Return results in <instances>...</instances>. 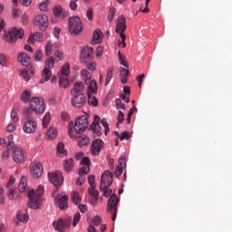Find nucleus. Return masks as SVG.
<instances>
[{
  "instance_id": "a878e982",
  "label": "nucleus",
  "mask_w": 232,
  "mask_h": 232,
  "mask_svg": "<svg viewBox=\"0 0 232 232\" xmlns=\"http://www.w3.org/2000/svg\"><path fill=\"white\" fill-rule=\"evenodd\" d=\"M103 33L101 29H97L93 32L92 41L95 44H100L102 42Z\"/></svg>"
},
{
  "instance_id": "4468645a",
  "label": "nucleus",
  "mask_w": 232,
  "mask_h": 232,
  "mask_svg": "<svg viewBox=\"0 0 232 232\" xmlns=\"http://www.w3.org/2000/svg\"><path fill=\"white\" fill-rule=\"evenodd\" d=\"M93 56H94L93 47L85 46L82 48L81 53V62L86 63L91 60H92Z\"/></svg>"
},
{
  "instance_id": "37998d69",
  "label": "nucleus",
  "mask_w": 232,
  "mask_h": 232,
  "mask_svg": "<svg viewBox=\"0 0 232 232\" xmlns=\"http://www.w3.org/2000/svg\"><path fill=\"white\" fill-rule=\"evenodd\" d=\"M50 121H51V113L46 112L42 121L43 128H48Z\"/></svg>"
},
{
  "instance_id": "2f4dec72",
  "label": "nucleus",
  "mask_w": 232,
  "mask_h": 232,
  "mask_svg": "<svg viewBox=\"0 0 232 232\" xmlns=\"http://www.w3.org/2000/svg\"><path fill=\"white\" fill-rule=\"evenodd\" d=\"M88 85V93H97L98 92V86L97 82L95 80L91 81Z\"/></svg>"
},
{
  "instance_id": "58836bf2",
  "label": "nucleus",
  "mask_w": 232,
  "mask_h": 232,
  "mask_svg": "<svg viewBox=\"0 0 232 232\" xmlns=\"http://www.w3.org/2000/svg\"><path fill=\"white\" fill-rule=\"evenodd\" d=\"M113 72H114V67H110L107 71V75H106V80H105V86H108L110 84L112 77H113Z\"/></svg>"
},
{
  "instance_id": "7ed1b4c3",
  "label": "nucleus",
  "mask_w": 232,
  "mask_h": 232,
  "mask_svg": "<svg viewBox=\"0 0 232 232\" xmlns=\"http://www.w3.org/2000/svg\"><path fill=\"white\" fill-rule=\"evenodd\" d=\"M83 167L79 169L80 177L76 180V186L81 187L86 181V177L83 175H88L90 173V159L88 157H84L81 161Z\"/></svg>"
},
{
  "instance_id": "6ab92c4d",
  "label": "nucleus",
  "mask_w": 232,
  "mask_h": 232,
  "mask_svg": "<svg viewBox=\"0 0 232 232\" xmlns=\"http://www.w3.org/2000/svg\"><path fill=\"white\" fill-rule=\"evenodd\" d=\"M104 146V142L102 140H95L92 142L91 151L92 155H100L102 148Z\"/></svg>"
},
{
  "instance_id": "4d7b16f0",
  "label": "nucleus",
  "mask_w": 232,
  "mask_h": 232,
  "mask_svg": "<svg viewBox=\"0 0 232 232\" xmlns=\"http://www.w3.org/2000/svg\"><path fill=\"white\" fill-rule=\"evenodd\" d=\"M123 174V168L121 166H116L114 176L119 179Z\"/></svg>"
},
{
  "instance_id": "6e6d98bb",
  "label": "nucleus",
  "mask_w": 232,
  "mask_h": 232,
  "mask_svg": "<svg viewBox=\"0 0 232 232\" xmlns=\"http://www.w3.org/2000/svg\"><path fill=\"white\" fill-rule=\"evenodd\" d=\"M80 220H81V214L80 212H77L73 217L72 227H76Z\"/></svg>"
},
{
  "instance_id": "864d4df0",
  "label": "nucleus",
  "mask_w": 232,
  "mask_h": 232,
  "mask_svg": "<svg viewBox=\"0 0 232 232\" xmlns=\"http://www.w3.org/2000/svg\"><path fill=\"white\" fill-rule=\"evenodd\" d=\"M90 138L88 136H83L80 140H79V146H88L90 144Z\"/></svg>"
},
{
  "instance_id": "bb28decb",
  "label": "nucleus",
  "mask_w": 232,
  "mask_h": 232,
  "mask_svg": "<svg viewBox=\"0 0 232 232\" xmlns=\"http://www.w3.org/2000/svg\"><path fill=\"white\" fill-rule=\"evenodd\" d=\"M59 47V44H52L51 42H47L45 45V53L46 55H51L53 53V51L55 52Z\"/></svg>"
},
{
  "instance_id": "1a4fd4ad",
  "label": "nucleus",
  "mask_w": 232,
  "mask_h": 232,
  "mask_svg": "<svg viewBox=\"0 0 232 232\" xmlns=\"http://www.w3.org/2000/svg\"><path fill=\"white\" fill-rule=\"evenodd\" d=\"M54 62H55V60L53 57H49L45 61V67L42 73L44 82H47V81H50V79L52 77V72L50 70H52V68H53Z\"/></svg>"
},
{
  "instance_id": "7c9ffc66",
  "label": "nucleus",
  "mask_w": 232,
  "mask_h": 232,
  "mask_svg": "<svg viewBox=\"0 0 232 232\" xmlns=\"http://www.w3.org/2000/svg\"><path fill=\"white\" fill-rule=\"evenodd\" d=\"M27 189V179H26V177H22L20 179V182H19V185H18V191L20 193H24Z\"/></svg>"
},
{
  "instance_id": "5fc2aeb1",
  "label": "nucleus",
  "mask_w": 232,
  "mask_h": 232,
  "mask_svg": "<svg viewBox=\"0 0 232 232\" xmlns=\"http://www.w3.org/2000/svg\"><path fill=\"white\" fill-rule=\"evenodd\" d=\"M115 103H116V108L117 110H126V106L125 104L122 102L121 99L117 98L115 100Z\"/></svg>"
},
{
  "instance_id": "bf43d9fd",
  "label": "nucleus",
  "mask_w": 232,
  "mask_h": 232,
  "mask_svg": "<svg viewBox=\"0 0 232 232\" xmlns=\"http://www.w3.org/2000/svg\"><path fill=\"white\" fill-rule=\"evenodd\" d=\"M88 183H89L91 188H96L95 176L94 175H89Z\"/></svg>"
},
{
  "instance_id": "aec40b11",
  "label": "nucleus",
  "mask_w": 232,
  "mask_h": 232,
  "mask_svg": "<svg viewBox=\"0 0 232 232\" xmlns=\"http://www.w3.org/2000/svg\"><path fill=\"white\" fill-rule=\"evenodd\" d=\"M68 199L69 197L67 195H57V198H54V200L58 202V208L62 210H64L68 208Z\"/></svg>"
},
{
  "instance_id": "f257e3e1",
  "label": "nucleus",
  "mask_w": 232,
  "mask_h": 232,
  "mask_svg": "<svg viewBox=\"0 0 232 232\" xmlns=\"http://www.w3.org/2000/svg\"><path fill=\"white\" fill-rule=\"evenodd\" d=\"M44 194V186L40 185L37 189L29 190L27 198H29L28 207L32 209H39Z\"/></svg>"
},
{
  "instance_id": "f704fd0d",
  "label": "nucleus",
  "mask_w": 232,
  "mask_h": 232,
  "mask_svg": "<svg viewBox=\"0 0 232 232\" xmlns=\"http://www.w3.org/2000/svg\"><path fill=\"white\" fill-rule=\"evenodd\" d=\"M16 218L21 223H27L29 220V216L27 213H23L22 211H19L16 215Z\"/></svg>"
},
{
  "instance_id": "09e8293b",
  "label": "nucleus",
  "mask_w": 232,
  "mask_h": 232,
  "mask_svg": "<svg viewBox=\"0 0 232 232\" xmlns=\"http://www.w3.org/2000/svg\"><path fill=\"white\" fill-rule=\"evenodd\" d=\"M57 153L59 155H65L66 150H65L64 143H63V142L58 143V145H57Z\"/></svg>"
},
{
  "instance_id": "052dcab7",
  "label": "nucleus",
  "mask_w": 232,
  "mask_h": 232,
  "mask_svg": "<svg viewBox=\"0 0 232 232\" xmlns=\"http://www.w3.org/2000/svg\"><path fill=\"white\" fill-rule=\"evenodd\" d=\"M63 8L62 6H55L53 10V14L56 16H62V12H63Z\"/></svg>"
},
{
  "instance_id": "4be33fe9",
  "label": "nucleus",
  "mask_w": 232,
  "mask_h": 232,
  "mask_svg": "<svg viewBox=\"0 0 232 232\" xmlns=\"http://www.w3.org/2000/svg\"><path fill=\"white\" fill-rule=\"evenodd\" d=\"M18 62L22 66H29L31 63V57L26 53H20L17 57Z\"/></svg>"
},
{
  "instance_id": "e2e57ef3",
  "label": "nucleus",
  "mask_w": 232,
  "mask_h": 232,
  "mask_svg": "<svg viewBox=\"0 0 232 232\" xmlns=\"http://www.w3.org/2000/svg\"><path fill=\"white\" fill-rule=\"evenodd\" d=\"M86 17L92 21L93 19V9L92 7H89L86 11Z\"/></svg>"
},
{
  "instance_id": "412c9836",
  "label": "nucleus",
  "mask_w": 232,
  "mask_h": 232,
  "mask_svg": "<svg viewBox=\"0 0 232 232\" xmlns=\"http://www.w3.org/2000/svg\"><path fill=\"white\" fill-rule=\"evenodd\" d=\"M102 222V219L100 216H96L92 218L91 225L88 227V232H97L95 227H99Z\"/></svg>"
},
{
  "instance_id": "20e7f679",
  "label": "nucleus",
  "mask_w": 232,
  "mask_h": 232,
  "mask_svg": "<svg viewBox=\"0 0 232 232\" xmlns=\"http://www.w3.org/2000/svg\"><path fill=\"white\" fill-rule=\"evenodd\" d=\"M119 203L120 198L116 194L111 195L107 203V212L112 214L111 220L113 222L117 219Z\"/></svg>"
},
{
  "instance_id": "2eb2a0df",
  "label": "nucleus",
  "mask_w": 232,
  "mask_h": 232,
  "mask_svg": "<svg viewBox=\"0 0 232 232\" xmlns=\"http://www.w3.org/2000/svg\"><path fill=\"white\" fill-rule=\"evenodd\" d=\"M71 102L74 108H82L86 102V96L83 93L73 94Z\"/></svg>"
},
{
  "instance_id": "13d9d810",
  "label": "nucleus",
  "mask_w": 232,
  "mask_h": 232,
  "mask_svg": "<svg viewBox=\"0 0 232 232\" xmlns=\"http://www.w3.org/2000/svg\"><path fill=\"white\" fill-rule=\"evenodd\" d=\"M50 5V1L49 0H46L43 3H40L39 5V9L41 11H46L48 9V5Z\"/></svg>"
},
{
  "instance_id": "393cba45",
  "label": "nucleus",
  "mask_w": 232,
  "mask_h": 232,
  "mask_svg": "<svg viewBox=\"0 0 232 232\" xmlns=\"http://www.w3.org/2000/svg\"><path fill=\"white\" fill-rule=\"evenodd\" d=\"M53 227L57 232H63L66 227V223H64V221L62 218H60L58 219V222L53 223Z\"/></svg>"
},
{
  "instance_id": "680f3d73",
  "label": "nucleus",
  "mask_w": 232,
  "mask_h": 232,
  "mask_svg": "<svg viewBox=\"0 0 232 232\" xmlns=\"http://www.w3.org/2000/svg\"><path fill=\"white\" fill-rule=\"evenodd\" d=\"M43 52L41 50H36L34 53V60L36 62L41 61L43 59Z\"/></svg>"
},
{
  "instance_id": "5701e85b",
  "label": "nucleus",
  "mask_w": 232,
  "mask_h": 232,
  "mask_svg": "<svg viewBox=\"0 0 232 232\" xmlns=\"http://www.w3.org/2000/svg\"><path fill=\"white\" fill-rule=\"evenodd\" d=\"M84 88V84L82 82H76L73 84V88L71 90V95H78V93H82Z\"/></svg>"
},
{
  "instance_id": "e433bc0d",
  "label": "nucleus",
  "mask_w": 232,
  "mask_h": 232,
  "mask_svg": "<svg viewBox=\"0 0 232 232\" xmlns=\"http://www.w3.org/2000/svg\"><path fill=\"white\" fill-rule=\"evenodd\" d=\"M33 111L34 110L29 108V107H25L24 109V121H32L33 119Z\"/></svg>"
},
{
  "instance_id": "ea45409f",
  "label": "nucleus",
  "mask_w": 232,
  "mask_h": 232,
  "mask_svg": "<svg viewBox=\"0 0 232 232\" xmlns=\"http://www.w3.org/2000/svg\"><path fill=\"white\" fill-rule=\"evenodd\" d=\"M58 135L56 128H50L46 132L47 139H55Z\"/></svg>"
},
{
  "instance_id": "c9c22d12",
  "label": "nucleus",
  "mask_w": 232,
  "mask_h": 232,
  "mask_svg": "<svg viewBox=\"0 0 232 232\" xmlns=\"http://www.w3.org/2000/svg\"><path fill=\"white\" fill-rule=\"evenodd\" d=\"M71 73V67L70 63H65L61 69V75L60 77H67Z\"/></svg>"
},
{
  "instance_id": "a211bd4d",
  "label": "nucleus",
  "mask_w": 232,
  "mask_h": 232,
  "mask_svg": "<svg viewBox=\"0 0 232 232\" xmlns=\"http://www.w3.org/2000/svg\"><path fill=\"white\" fill-rule=\"evenodd\" d=\"M100 121L101 118L100 116H94V120L91 125V130L96 137H102V126L100 125Z\"/></svg>"
},
{
  "instance_id": "3c124183",
  "label": "nucleus",
  "mask_w": 232,
  "mask_h": 232,
  "mask_svg": "<svg viewBox=\"0 0 232 232\" xmlns=\"http://www.w3.org/2000/svg\"><path fill=\"white\" fill-rule=\"evenodd\" d=\"M115 14H116V9L115 8H111L109 13H108V16H107L109 23L113 22Z\"/></svg>"
},
{
  "instance_id": "49530a36",
  "label": "nucleus",
  "mask_w": 232,
  "mask_h": 232,
  "mask_svg": "<svg viewBox=\"0 0 232 232\" xmlns=\"http://www.w3.org/2000/svg\"><path fill=\"white\" fill-rule=\"evenodd\" d=\"M68 85H69V81L67 79V76H60L59 86L61 88H67Z\"/></svg>"
},
{
  "instance_id": "8fccbe9b",
  "label": "nucleus",
  "mask_w": 232,
  "mask_h": 232,
  "mask_svg": "<svg viewBox=\"0 0 232 232\" xmlns=\"http://www.w3.org/2000/svg\"><path fill=\"white\" fill-rule=\"evenodd\" d=\"M100 191L102 192V196L106 198L112 195V190L109 188H100Z\"/></svg>"
},
{
  "instance_id": "ddd939ff",
  "label": "nucleus",
  "mask_w": 232,
  "mask_h": 232,
  "mask_svg": "<svg viewBox=\"0 0 232 232\" xmlns=\"http://www.w3.org/2000/svg\"><path fill=\"white\" fill-rule=\"evenodd\" d=\"M34 24L39 26L41 31H45L48 27V17L45 14H38L34 18Z\"/></svg>"
},
{
  "instance_id": "473e14b6",
  "label": "nucleus",
  "mask_w": 232,
  "mask_h": 232,
  "mask_svg": "<svg viewBox=\"0 0 232 232\" xmlns=\"http://www.w3.org/2000/svg\"><path fill=\"white\" fill-rule=\"evenodd\" d=\"M71 200L75 206H78L82 202V198L80 197V194L78 192L72 191L71 193Z\"/></svg>"
},
{
  "instance_id": "f8f14e48",
  "label": "nucleus",
  "mask_w": 232,
  "mask_h": 232,
  "mask_svg": "<svg viewBox=\"0 0 232 232\" xmlns=\"http://www.w3.org/2000/svg\"><path fill=\"white\" fill-rule=\"evenodd\" d=\"M48 179L55 188L61 187L63 184V177L60 171L48 173Z\"/></svg>"
},
{
  "instance_id": "c03bdc74",
  "label": "nucleus",
  "mask_w": 232,
  "mask_h": 232,
  "mask_svg": "<svg viewBox=\"0 0 232 232\" xmlns=\"http://www.w3.org/2000/svg\"><path fill=\"white\" fill-rule=\"evenodd\" d=\"M53 59L55 62H60L63 59V53L59 50V47L54 51Z\"/></svg>"
},
{
  "instance_id": "9d476101",
  "label": "nucleus",
  "mask_w": 232,
  "mask_h": 232,
  "mask_svg": "<svg viewBox=\"0 0 232 232\" xmlns=\"http://www.w3.org/2000/svg\"><path fill=\"white\" fill-rule=\"evenodd\" d=\"M113 183V176L110 170H105L101 178L100 189L109 188Z\"/></svg>"
},
{
  "instance_id": "f3484780",
  "label": "nucleus",
  "mask_w": 232,
  "mask_h": 232,
  "mask_svg": "<svg viewBox=\"0 0 232 232\" xmlns=\"http://www.w3.org/2000/svg\"><path fill=\"white\" fill-rule=\"evenodd\" d=\"M30 173L34 179H40L44 173L43 165L41 163H35L31 167Z\"/></svg>"
},
{
  "instance_id": "4c0bfd02",
  "label": "nucleus",
  "mask_w": 232,
  "mask_h": 232,
  "mask_svg": "<svg viewBox=\"0 0 232 232\" xmlns=\"http://www.w3.org/2000/svg\"><path fill=\"white\" fill-rule=\"evenodd\" d=\"M31 75H33V71L32 70H22L20 72V76L23 77L24 81H30Z\"/></svg>"
},
{
  "instance_id": "423d86ee",
  "label": "nucleus",
  "mask_w": 232,
  "mask_h": 232,
  "mask_svg": "<svg viewBox=\"0 0 232 232\" xmlns=\"http://www.w3.org/2000/svg\"><path fill=\"white\" fill-rule=\"evenodd\" d=\"M88 126H89V121H88L87 116H80L75 120V123L73 127L74 131L78 135H81L85 131V130H87Z\"/></svg>"
},
{
  "instance_id": "79ce46f5",
  "label": "nucleus",
  "mask_w": 232,
  "mask_h": 232,
  "mask_svg": "<svg viewBox=\"0 0 232 232\" xmlns=\"http://www.w3.org/2000/svg\"><path fill=\"white\" fill-rule=\"evenodd\" d=\"M30 99H31V91L25 90L24 92H22L21 101H23V102H29Z\"/></svg>"
},
{
  "instance_id": "cd10ccee",
  "label": "nucleus",
  "mask_w": 232,
  "mask_h": 232,
  "mask_svg": "<svg viewBox=\"0 0 232 232\" xmlns=\"http://www.w3.org/2000/svg\"><path fill=\"white\" fill-rule=\"evenodd\" d=\"M81 75L82 76L85 84H89L92 81V74L88 70L83 69L81 71Z\"/></svg>"
},
{
  "instance_id": "338daca9",
  "label": "nucleus",
  "mask_w": 232,
  "mask_h": 232,
  "mask_svg": "<svg viewBox=\"0 0 232 232\" xmlns=\"http://www.w3.org/2000/svg\"><path fill=\"white\" fill-rule=\"evenodd\" d=\"M15 130H16V125L14 123H11L6 126V131L12 132V131H15Z\"/></svg>"
},
{
  "instance_id": "9b49d317",
  "label": "nucleus",
  "mask_w": 232,
  "mask_h": 232,
  "mask_svg": "<svg viewBox=\"0 0 232 232\" xmlns=\"http://www.w3.org/2000/svg\"><path fill=\"white\" fill-rule=\"evenodd\" d=\"M12 158L15 163L21 164L25 160L26 152L21 147H14Z\"/></svg>"
},
{
  "instance_id": "0e129e2a",
  "label": "nucleus",
  "mask_w": 232,
  "mask_h": 232,
  "mask_svg": "<svg viewBox=\"0 0 232 232\" xmlns=\"http://www.w3.org/2000/svg\"><path fill=\"white\" fill-rule=\"evenodd\" d=\"M130 139V136L128 131H124L120 136V140H129Z\"/></svg>"
},
{
  "instance_id": "f03ea898",
  "label": "nucleus",
  "mask_w": 232,
  "mask_h": 232,
  "mask_svg": "<svg viewBox=\"0 0 232 232\" xmlns=\"http://www.w3.org/2000/svg\"><path fill=\"white\" fill-rule=\"evenodd\" d=\"M127 19L125 16L123 15H119L117 18V23H116V28H115V32L117 34H120L121 38V42H119V46L122 47V48H126L127 47V44H126V34H124V32L127 29Z\"/></svg>"
},
{
  "instance_id": "603ef678",
  "label": "nucleus",
  "mask_w": 232,
  "mask_h": 232,
  "mask_svg": "<svg viewBox=\"0 0 232 232\" xmlns=\"http://www.w3.org/2000/svg\"><path fill=\"white\" fill-rule=\"evenodd\" d=\"M101 124L104 128L105 135H108V131H110V127H109L107 119L106 118H102V121H101Z\"/></svg>"
},
{
  "instance_id": "c756f323",
  "label": "nucleus",
  "mask_w": 232,
  "mask_h": 232,
  "mask_svg": "<svg viewBox=\"0 0 232 232\" xmlns=\"http://www.w3.org/2000/svg\"><path fill=\"white\" fill-rule=\"evenodd\" d=\"M19 111H20L19 105H14L10 114V117L13 122H17L19 121V117L17 116Z\"/></svg>"
},
{
  "instance_id": "a19ab883",
  "label": "nucleus",
  "mask_w": 232,
  "mask_h": 232,
  "mask_svg": "<svg viewBox=\"0 0 232 232\" xmlns=\"http://www.w3.org/2000/svg\"><path fill=\"white\" fill-rule=\"evenodd\" d=\"M88 95V104L92 106H98L99 101L95 96H92L91 92H87Z\"/></svg>"
},
{
  "instance_id": "69168bd1",
  "label": "nucleus",
  "mask_w": 232,
  "mask_h": 232,
  "mask_svg": "<svg viewBox=\"0 0 232 232\" xmlns=\"http://www.w3.org/2000/svg\"><path fill=\"white\" fill-rule=\"evenodd\" d=\"M119 167H121V168L126 167V157L125 156H121L119 159Z\"/></svg>"
},
{
  "instance_id": "a18cd8bd",
  "label": "nucleus",
  "mask_w": 232,
  "mask_h": 232,
  "mask_svg": "<svg viewBox=\"0 0 232 232\" xmlns=\"http://www.w3.org/2000/svg\"><path fill=\"white\" fill-rule=\"evenodd\" d=\"M13 146H14V143H12V142H9L7 144V146H6L7 151H4L3 155H2V159L4 160H7L9 159V151H10V150H13Z\"/></svg>"
},
{
  "instance_id": "de8ad7c7",
  "label": "nucleus",
  "mask_w": 232,
  "mask_h": 232,
  "mask_svg": "<svg viewBox=\"0 0 232 232\" xmlns=\"http://www.w3.org/2000/svg\"><path fill=\"white\" fill-rule=\"evenodd\" d=\"M16 189L14 188H8V191L6 193L7 198L9 200H14L15 197Z\"/></svg>"
},
{
  "instance_id": "72a5a7b5",
  "label": "nucleus",
  "mask_w": 232,
  "mask_h": 232,
  "mask_svg": "<svg viewBox=\"0 0 232 232\" xmlns=\"http://www.w3.org/2000/svg\"><path fill=\"white\" fill-rule=\"evenodd\" d=\"M88 193L89 195L94 199L95 202H97L99 200V196L100 193L99 191L96 189V187H91L88 189Z\"/></svg>"
},
{
  "instance_id": "6e6552de",
  "label": "nucleus",
  "mask_w": 232,
  "mask_h": 232,
  "mask_svg": "<svg viewBox=\"0 0 232 232\" xmlns=\"http://www.w3.org/2000/svg\"><path fill=\"white\" fill-rule=\"evenodd\" d=\"M30 108L34 113H44L45 111L44 98H32L30 100Z\"/></svg>"
},
{
  "instance_id": "dca6fc26",
  "label": "nucleus",
  "mask_w": 232,
  "mask_h": 232,
  "mask_svg": "<svg viewBox=\"0 0 232 232\" xmlns=\"http://www.w3.org/2000/svg\"><path fill=\"white\" fill-rule=\"evenodd\" d=\"M37 123L34 120H24L23 131L24 133H34L36 131Z\"/></svg>"
},
{
  "instance_id": "c85d7f7f",
  "label": "nucleus",
  "mask_w": 232,
  "mask_h": 232,
  "mask_svg": "<svg viewBox=\"0 0 232 232\" xmlns=\"http://www.w3.org/2000/svg\"><path fill=\"white\" fill-rule=\"evenodd\" d=\"M130 75V71L129 69H126V68H122L121 70V72H120V79H121V84H127L128 82V76Z\"/></svg>"
},
{
  "instance_id": "0eeeda50",
  "label": "nucleus",
  "mask_w": 232,
  "mask_h": 232,
  "mask_svg": "<svg viewBox=\"0 0 232 232\" xmlns=\"http://www.w3.org/2000/svg\"><path fill=\"white\" fill-rule=\"evenodd\" d=\"M24 35L23 29H17L16 27L10 29L5 34V40L8 43L15 42L17 38L22 39Z\"/></svg>"
},
{
  "instance_id": "39448f33",
  "label": "nucleus",
  "mask_w": 232,
  "mask_h": 232,
  "mask_svg": "<svg viewBox=\"0 0 232 232\" xmlns=\"http://www.w3.org/2000/svg\"><path fill=\"white\" fill-rule=\"evenodd\" d=\"M68 30L70 34L73 35H78L83 30L82 25V21L79 16H72L68 20Z\"/></svg>"
},
{
  "instance_id": "774afa93",
  "label": "nucleus",
  "mask_w": 232,
  "mask_h": 232,
  "mask_svg": "<svg viewBox=\"0 0 232 232\" xmlns=\"http://www.w3.org/2000/svg\"><path fill=\"white\" fill-rule=\"evenodd\" d=\"M103 54V47L98 46L96 49V56L100 57Z\"/></svg>"
},
{
  "instance_id": "b1692460",
  "label": "nucleus",
  "mask_w": 232,
  "mask_h": 232,
  "mask_svg": "<svg viewBox=\"0 0 232 232\" xmlns=\"http://www.w3.org/2000/svg\"><path fill=\"white\" fill-rule=\"evenodd\" d=\"M63 170L67 173L71 172L72 168L74 167V160L67 159L63 160Z\"/></svg>"
}]
</instances>
